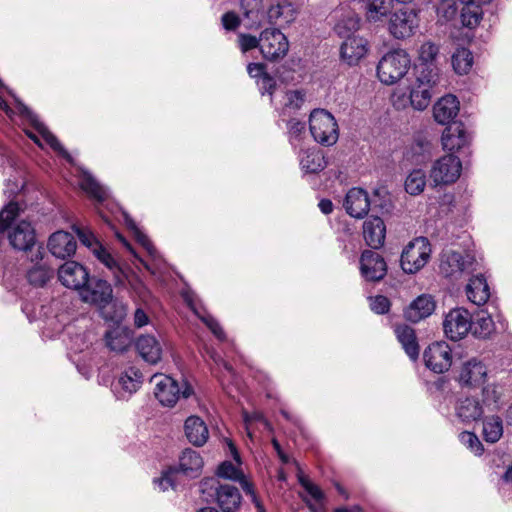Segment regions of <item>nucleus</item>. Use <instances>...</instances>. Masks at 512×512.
Returning a JSON list of instances; mask_svg holds the SVG:
<instances>
[{
  "label": "nucleus",
  "instance_id": "14",
  "mask_svg": "<svg viewBox=\"0 0 512 512\" xmlns=\"http://www.w3.org/2000/svg\"><path fill=\"white\" fill-rule=\"evenodd\" d=\"M423 358L428 369L441 374L452 365V350L444 341L434 342L424 351Z\"/></svg>",
  "mask_w": 512,
  "mask_h": 512
},
{
  "label": "nucleus",
  "instance_id": "53",
  "mask_svg": "<svg viewBox=\"0 0 512 512\" xmlns=\"http://www.w3.org/2000/svg\"><path fill=\"white\" fill-rule=\"evenodd\" d=\"M298 481L315 500L320 501L324 498L322 490L317 485L313 484L301 471L298 473Z\"/></svg>",
  "mask_w": 512,
  "mask_h": 512
},
{
  "label": "nucleus",
  "instance_id": "26",
  "mask_svg": "<svg viewBox=\"0 0 512 512\" xmlns=\"http://www.w3.org/2000/svg\"><path fill=\"white\" fill-rule=\"evenodd\" d=\"M470 261L461 253L447 250L441 256L440 271L447 277L461 274L467 269Z\"/></svg>",
  "mask_w": 512,
  "mask_h": 512
},
{
  "label": "nucleus",
  "instance_id": "10",
  "mask_svg": "<svg viewBox=\"0 0 512 512\" xmlns=\"http://www.w3.org/2000/svg\"><path fill=\"white\" fill-rule=\"evenodd\" d=\"M419 27L418 13L414 9L402 8L394 12L388 22V30L395 39L413 36Z\"/></svg>",
  "mask_w": 512,
  "mask_h": 512
},
{
  "label": "nucleus",
  "instance_id": "46",
  "mask_svg": "<svg viewBox=\"0 0 512 512\" xmlns=\"http://www.w3.org/2000/svg\"><path fill=\"white\" fill-rule=\"evenodd\" d=\"M53 271L45 264H36L28 273L27 278L30 284L34 286H44L52 277Z\"/></svg>",
  "mask_w": 512,
  "mask_h": 512
},
{
  "label": "nucleus",
  "instance_id": "3",
  "mask_svg": "<svg viewBox=\"0 0 512 512\" xmlns=\"http://www.w3.org/2000/svg\"><path fill=\"white\" fill-rule=\"evenodd\" d=\"M411 67L408 52L398 48L385 53L376 66V76L384 85H394L401 81Z\"/></svg>",
  "mask_w": 512,
  "mask_h": 512
},
{
  "label": "nucleus",
  "instance_id": "51",
  "mask_svg": "<svg viewBox=\"0 0 512 512\" xmlns=\"http://www.w3.org/2000/svg\"><path fill=\"white\" fill-rule=\"evenodd\" d=\"M460 442L469 448L475 455H480L483 451V446L478 437L472 432H462L459 435Z\"/></svg>",
  "mask_w": 512,
  "mask_h": 512
},
{
  "label": "nucleus",
  "instance_id": "21",
  "mask_svg": "<svg viewBox=\"0 0 512 512\" xmlns=\"http://www.w3.org/2000/svg\"><path fill=\"white\" fill-rule=\"evenodd\" d=\"M77 248L74 237L65 231L54 232L48 240V249L57 258L65 259L74 255Z\"/></svg>",
  "mask_w": 512,
  "mask_h": 512
},
{
  "label": "nucleus",
  "instance_id": "34",
  "mask_svg": "<svg viewBox=\"0 0 512 512\" xmlns=\"http://www.w3.org/2000/svg\"><path fill=\"white\" fill-rule=\"evenodd\" d=\"M93 255L112 273L117 284H123L127 279L124 268L118 263L114 256L102 245L97 246Z\"/></svg>",
  "mask_w": 512,
  "mask_h": 512
},
{
  "label": "nucleus",
  "instance_id": "47",
  "mask_svg": "<svg viewBox=\"0 0 512 512\" xmlns=\"http://www.w3.org/2000/svg\"><path fill=\"white\" fill-rule=\"evenodd\" d=\"M359 24V17L355 13H349L345 18L338 21L335 25V31L340 37L347 38L358 30Z\"/></svg>",
  "mask_w": 512,
  "mask_h": 512
},
{
  "label": "nucleus",
  "instance_id": "9",
  "mask_svg": "<svg viewBox=\"0 0 512 512\" xmlns=\"http://www.w3.org/2000/svg\"><path fill=\"white\" fill-rule=\"evenodd\" d=\"M462 171V164L457 156L445 155L437 159L430 169V179L435 186L449 185L457 181Z\"/></svg>",
  "mask_w": 512,
  "mask_h": 512
},
{
  "label": "nucleus",
  "instance_id": "57",
  "mask_svg": "<svg viewBox=\"0 0 512 512\" xmlns=\"http://www.w3.org/2000/svg\"><path fill=\"white\" fill-rule=\"evenodd\" d=\"M305 100V94L301 90H293L288 91L286 93V103L285 105L293 108V109H299Z\"/></svg>",
  "mask_w": 512,
  "mask_h": 512
},
{
  "label": "nucleus",
  "instance_id": "8",
  "mask_svg": "<svg viewBox=\"0 0 512 512\" xmlns=\"http://www.w3.org/2000/svg\"><path fill=\"white\" fill-rule=\"evenodd\" d=\"M431 255V246L424 237L410 241L401 254V267L406 273H416L428 262Z\"/></svg>",
  "mask_w": 512,
  "mask_h": 512
},
{
  "label": "nucleus",
  "instance_id": "12",
  "mask_svg": "<svg viewBox=\"0 0 512 512\" xmlns=\"http://www.w3.org/2000/svg\"><path fill=\"white\" fill-rule=\"evenodd\" d=\"M19 110L23 115H26L33 125L35 132L27 131V135L32 139L38 146L42 147L43 144L41 139L49 145L54 151L61 154L68 161H72L69 153L64 149L57 138L48 130V128L38 120L37 116L34 115L26 106L23 104L19 105Z\"/></svg>",
  "mask_w": 512,
  "mask_h": 512
},
{
  "label": "nucleus",
  "instance_id": "36",
  "mask_svg": "<svg viewBox=\"0 0 512 512\" xmlns=\"http://www.w3.org/2000/svg\"><path fill=\"white\" fill-rule=\"evenodd\" d=\"M395 0H364L365 15L369 22L383 21L392 11Z\"/></svg>",
  "mask_w": 512,
  "mask_h": 512
},
{
  "label": "nucleus",
  "instance_id": "19",
  "mask_svg": "<svg viewBox=\"0 0 512 512\" xmlns=\"http://www.w3.org/2000/svg\"><path fill=\"white\" fill-rule=\"evenodd\" d=\"M141 358L149 364H157L164 354V343L151 334L140 335L135 343Z\"/></svg>",
  "mask_w": 512,
  "mask_h": 512
},
{
  "label": "nucleus",
  "instance_id": "58",
  "mask_svg": "<svg viewBox=\"0 0 512 512\" xmlns=\"http://www.w3.org/2000/svg\"><path fill=\"white\" fill-rule=\"evenodd\" d=\"M370 307L371 310L377 314H384L389 311L390 301L387 297L379 295L373 298H370Z\"/></svg>",
  "mask_w": 512,
  "mask_h": 512
},
{
  "label": "nucleus",
  "instance_id": "60",
  "mask_svg": "<svg viewBox=\"0 0 512 512\" xmlns=\"http://www.w3.org/2000/svg\"><path fill=\"white\" fill-rule=\"evenodd\" d=\"M257 84L262 94L268 93L269 95H272L276 87L275 79L267 73L257 80Z\"/></svg>",
  "mask_w": 512,
  "mask_h": 512
},
{
  "label": "nucleus",
  "instance_id": "33",
  "mask_svg": "<svg viewBox=\"0 0 512 512\" xmlns=\"http://www.w3.org/2000/svg\"><path fill=\"white\" fill-rule=\"evenodd\" d=\"M466 295L468 300L477 306L485 304L490 297L486 279L482 275L471 278L466 286Z\"/></svg>",
  "mask_w": 512,
  "mask_h": 512
},
{
  "label": "nucleus",
  "instance_id": "30",
  "mask_svg": "<svg viewBox=\"0 0 512 512\" xmlns=\"http://www.w3.org/2000/svg\"><path fill=\"white\" fill-rule=\"evenodd\" d=\"M484 412L483 405L474 397L461 399L456 405V415L464 423L480 420Z\"/></svg>",
  "mask_w": 512,
  "mask_h": 512
},
{
  "label": "nucleus",
  "instance_id": "43",
  "mask_svg": "<svg viewBox=\"0 0 512 512\" xmlns=\"http://www.w3.org/2000/svg\"><path fill=\"white\" fill-rule=\"evenodd\" d=\"M463 5L460 15L462 24L469 28L476 27L482 19L484 5L474 3H463Z\"/></svg>",
  "mask_w": 512,
  "mask_h": 512
},
{
  "label": "nucleus",
  "instance_id": "39",
  "mask_svg": "<svg viewBox=\"0 0 512 512\" xmlns=\"http://www.w3.org/2000/svg\"><path fill=\"white\" fill-rule=\"evenodd\" d=\"M451 62L452 67L457 74H468L474 63L472 52L467 48L459 47L452 54Z\"/></svg>",
  "mask_w": 512,
  "mask_h": 512
},
{
  "label": "nucleus",
  "instance_id": "32",
  "mask_svg": "<svg viewBox=\"0 0 512 512\" xmlns=\"http://www.w3.org/2000/svg\"><path fill=\"white\" fill-rule=\"evenodd\" d=\"M240 7L244 18L248 21L247 28L257 29L263 24L265 13L262 0H240Z\"/></svg>",
  "mask_w": 512,
  "mask_h": 512
},
{
  "label": "nucleus",
  "instance_id": "4",
  "mask_svg": "<svg viewBox=\"0 0 512 512\" xmlns=\"http://www.w3.org/2000/svg\"><path fill=\"white\" fill-rule=\"evenodd\" d=\"M154 383V395L161 405L173 407L178 400L188 398L193 393L192 387L183 381L179 384L172 377L164 374H155L151 378Z\"/></svg>",
  "mask_w": 512,
  "mask_h": 512
},
{
  "label": "nucleus",
  "instance_id": "63",
  "mask_svg": "<svg viewBox=\"0 0 512 512\" xmlns=\"http://www.w3.org/2000/svg\"><path fill=\"white\" fill-rule=\"evenodd\" d=\"M247 72L252 78H257L258 80L266 74L265 66L261 63H250L247 66Z\"/></svg>",
  "mask_w": 512,
  "mask_h": 512
},
{
  "label": "nucleus",
  "instance_id": "25",
  "mask_svg": "<svg viewBox=\"0 0 512 512\" xmlns=\"http://www.w3.org/2000/svg\"><path fill=\"white\" fill-rule=\"evenodd\" d=\"M459 101L453 95L440 98L433 106V116L441 125L449 124L459 113Z\"/></svg>",
  "mask_w": 512,
  "mask_h": 512
},
{
  "label": "nucleus",
  "instance_id": "15",
  "mask_svg": "<svg viewBox=\"0 0 512 512\" xmlns=\"http://www.w3.org/2000/svg\"><path fill=\"white\" fill-rule=\"evenodd\" d=\"M487 376L486 365L482 361L472 358L461 364L457 381L461 387L477 388L486 382Z\"/></svg>",
  "mask_w": 512,
  "mask_h": 512
},
{
  "label": "nucleus",
  "instance_id": "16",
  "mask_svg": "<svg viewBox=\"0 0 512 512\" xmlns=\"http://www.w3.org/2000/svg\"><path fill=\"white\" fill-rule=\"evenodd\" d=\"M143 383V374L139 368L129 366L119 375L114 385V391L118 398L128 399L137 392Z\"/></svg>",
  "mask_w": 512,
  "mask_h": 512
},
{
  "label": "nucleus",
  "instance_id": "29",
  "mask_svg": "<svg viewBox=\"0 0 512 512\" xmlns=\"http://www.w3.org/2000/svg\"><path fill=\"white\" fill-rule=\"evenodd\" d=\"M184 431L188 441L194 446H203L209 437L205 422L198 416H190L184 424Z\"/></svg>",
  "mask_w": 512,
  "mask_h": 512
},
{
  "label": "nucleus",
  "instance_id": "56",
  "mask_svg": "<svg viewBox=\"0 0 512 512\" xmlns=\"http://www.w3.org/2000/svg\"><path fill=\"white\" fill-rule=\"evenodd\" d=\"M129 227L134 231V236L136 240L146 249V251L151 255L155 256L156 250L148 237L143 234L133 222H129Z\"/></svg>",
  "mask_w": 512,
  "mask_h": 512
},
{
  "label": "nucleus",
  "instance_id": "20",
  "mask_svg": "<svg viewBox=\"0 0 512 512\" xmlns=\"http://www.w3.org/2000/svg\"><path fill=\"white\" fill-rule=\"evenodd\" d=\"M368 52V42L358 35L344 38L340 47L341 59L350 66L357 65Z\"/></svg>",
  "mask_w": 512,
  "mask_h": 512
},
{
  "label": "nucleus",
  "instance_id": "37",
  "mask_svg": "<svg viewBox=\"0 0 512 512\" xmlns=\"http://www.w3.org/2000/svg\"><path fill=\"white\" fill-rule=\"evenodd\" d=\"M395 334L407 355L413 360L417 359L419 355V345L414 330L410 326L402 324L396 326Z\"/></svg>",
  "mask_w": 512,
  "mask_h": 512
},
{
  "label": "nucleus",
  "instance_id": "11",
  "mask_svg": "<svg viewBox=\"0 0 512 512\" xmlns=\"http://www.w3.org/2000/svg\"><path fill=\"white\" fill-rule=\"evenodd\" d=\"M289 50L287 37L276 28L265 29L260 34V51L267 60L284 58Z\"/></svg>",
  "mask_w": 512,
  "mask_h": 512
},
{
  "label": "nucleus",
  "instance_id": "31",
  "mask_svg": "<svg viewBox=\"0 0 512 512\" xmlns=\"http://www.w3.org/2000/svg\"><path fill=\"white\" fill-rule=\"evenodd\" d=\"M266 16L269 23L282 26L290 24L296 19L297 10L291 2L281 1L271 5Z\"/></svg>",
  "mask_w": 512,
  "mask_h": 512
},
{
  "label": "nucleus",
  "instance_id": "45",
  "mask_svg": "<svg viewBox=\"0 0 512 512\" xmlns=\"http://www.w3.org/2000/svg\"><path fill=\"white\" fill-rule=\"evenodd\" d=\"M503 434L502 420L497 416L488 417L483 422V437L487 442H497Z\"/></svg>",
  "mask_w": 512,
  "mask_h": 512
},
{
  "label": "nucleus",
  "instance_id": "54",
  "mask_svg": "<svg viewBox=\"0 0 512 512\" xmlns=\"http://www.w3.org/2000/svg\"><path fill=\"white\" fill-rule=\"evenodd\" d=\"M178 473L176 468H169L163 472L162 477L155 480L154 483L161 491H166L169 487L174 488L175 476Z\"/></svg>",
  "mask_w": 512,
  "mask_h": 512
},
{
  "label": "nucleus",
  "instance_id": "6",
  "mask_svg": "<svg viewBox=\"0 0 512 512\" xmlns=\"http://www.w3.org/2000/svg\"><path fill=\"white\" fill-rule=\"evenodd\" d=\"M439 79L437 67L423 68L417 71L415 82L411 86L409 101L411 106L419 111L426 109L431 101V89Z\"/></svg>",
  "mask_w": 512,
  "mask_h": 512
},
{
  "label": "nucleus",
  "instance_id": "2",
  "mask_svg": "<svg viewBox=\"0 0 512 512\" xmlns=\"http://www.w3.org/2000/svg\"><path fill=\"white\" fill-rule=\"evenodd\" d=\"M19 206L10 202L0 211V233L6 231L10 246L27 252L36 244V231L28 220H18Z\"/></svg>",
  "mask_w": 512,
  "mask_h": 512
},
{
  "label": "nucleus",
  "instance_id": "1",
  "mask_svg": "<svg viewBox=\"0 0 512 512\" xmlns=\"http://www.w3.org/2000/svg\"><path fill=\"white\" fill-rule=\"evenodd\" d=\"M78 293L83 302L97 306L106 320L119 323L125 318L127 306L113 299V289L106 280L89 277Z\"/></svg>",
  "mask_w": 512,
  "mask_h": 512
},
{
  "label": "nucleus",
  "instance_id": "22",
  "mask_svg": "<svg viewBox=\"0 0 512 512\" xmlns=\"http://www.w3.org/2000/svg\"><path fill=\"white\" fill-rule=\"evenodd\" d=\"M441 141L444 150L458 152L469 144L470 136L461 123H454L444 130Z\"/></svg>",
  "mask_w": 512,
  "mask_h": 512
},
{
  "label": "nucleus",
  "instance_id": "5",
  "mask_svg": "<svg viewBox=\"0 0 512 512\" xmlns=\"http://www.w3.org/2000/svg\"><path fill=\"white\" fill-rule=\"evenodd\" d=\"M227 444L231 452V455L233 456L237 464H233L232 462L229 461H224L218 467V476L239 482L245 494L250 497L251 501L255 505L257 512H266L263 504L261 503L260 499L258 498L255 492L253 484L246 479L244 473L239 467L241 465V460L236 447L231 441H227Z\"/></svg>",
  "mask_w": 512,
  "mask_h": 512
},
{
  "label": "nucleus",
  "instance_id": "48",
  "mask_svg": "<svg viewBox=\"0 0 512 512\" xmlns=\"http://www.w3.org/2000/svg\"><path fill=\"white\" fill-rule=\"evenodd\" d=\"M501 392L495 384H488L482 389V401L484 409L495 411L499 408Z\"/></svg>",
  "mask_w": 512,
  "mask_h": 512
},
{
  "label": "nucleus",
  "instance_id": "64",
  "mask_svg": "<svg viewBox=\"0 0 512 512\" xmlns=\"http://www.w3.org/2000/svg\"><path fill=\"white\" fill-rule=\"evenodd\" d=\"M149 323L148 315L141 309L138 308L134 313V325L137 328H142Z\"/></svg>",
  "mask_w": 512,
  "mask_h": 512
},
{
  "label": "nucleus",
  "instance_id": "42",
  "mask_svg": "<svg viewBox=\"0 0 512 512\" xmlns=\"http://www.w3.org/2000/svg\"><path fill=\"white\" fill-rule=\"evenodd\" d=\"M404 186L406 192L412 196L421 194L426 186V173L422 169L412 170L406 177Z\"/></svg>",
  "mask_w": 512,
  "mask_h": 512
},
{
  "label": "nucleus",
  "instance_id": "55",
  "mask_svg": "<svg viewBox=\"0 0 512 512\" xmlns=\"http://www.w3.org/2000/svg\"><path fill=\"white\" fill-rule=\"evenodd\" d=\"M238 43L242 52L250 51L254 48H260V37L252 36L250 34L240 33L238 35Z\"/></svg>",
  "mask_w": 512,
  "mask_h": 512
},
{
  "label": "nucleus",
  "instance_id": "49",
  "mask_svg": "<svg viewBox=\"0 0 512 512\" xmlns=\"http://www.w3.org/2000/svg\"><path fill=\"white\" fill-rule=\"evenodd\" d=\"M458 12L456 0H442L437 7L439 20L449 22L453 20Z\"/></svg>",
  "mask_w": 512,
  "mask_h": 512
},
{
  "label": "nucleus",
  "instance_id": "52",
  "mask_svg": "<svg viewBox=\"0 0 512 512\" xmlns=\"http://www.w3.org/2000/svg\"><path fill=\"white\" fill-rule=\"evenodd\" d=\"M106 341L109 348L113 351L122 352L128 347L127 337L118 332H109L106 335Z\"/></svg>",
  "mask_w": 512,
  "mask_h": 512
},
{
  "label": "nucleus",
  "instance_id": "50",
  "mask_svg": "<svg viewBox=\"0 0 512 512\" xmlns=\"http://www.w3.org/2000/svg\"><path fill=\"white\" fill-rule=\"evenodd\" d=\"M72 228L74 232L77 234L81 243L88 247L92 251V253L94 252V250H96L97 246L102 245L89 229L80 228L76 225H74Z\"/></svg>",
  "mask_w": 512,
  "mask_h": 512
},
{
  "label": "nucleus",
  "instance_id": "27",
  "mask_svg": "<svg viewBox=\"0 0 512 512\" xmlns=\"http://www.w3.org/2000/svg\"><path fill=\"white\" fill-rule=\"evenodd\" d=\"M364 239L370 247L380 248L385 241L386 227L383 220L379 217H371L363 224Z\"/></svg>",
  "mask_w": 512,
  "mask_h": 512
},
{
  "label": "nucleus",
  "instance_id": "17",
  "mask_svg": "<svg viewBox=\"0 0 512 512\" xmlns=\"http://www.w3.org/2000/svg\"><path fill=\"white\" fill-rule=\"evenodd\" d=\"M58 278L65 287L79 291L87 283L89 272L78 262L67 261L59 268Z\"/></svg>",
  "mask_w": 512,
  "mask_h": 512
},
{
  "label": "nucleus",
  "instance_id": "28",
  "mask_svg": "<svg viewBox=\"0 0 512 512\" xmlns=\"http://www.w3.org/2000/svg\"><path fill=\"white\" fill-rule=\"evenodd\" d=\"M435 309V302L430 295H420L405 310V317L411 322H419L420 320L430 316Z\"/></svg>",
  "mask_w": 512,
  "mask_h": 512
},
{
  "label": "nucleus",
  "instance_id": "59",
  "mask_svg": "<svg viewBox=\"0 0 512 512\" xmlns=\"http://www.w3.org/2000/svg\"><path fill=\"white\" fill-rule=\"evenodd\" d=\"M201 320L206 324V326L211 330V332L219 339H225V333L219 323L212 316H202Z\"/></svg>",
  "mask_w": 512,
  "mask_h": 512
},
{
  "label": "nucleus",
  "instance_id": "44",
  "mask_svg": "<svg viewBox=\"0 0 512 512\" xmlns=\"http://www.w3.org/2000/svg\"><path fill=\"white\" fill-rule=\"evenodd\" d=\"M471 331L478 338H489L495 331L494 321L490 315L481 313L477 316L476 321L472 322Z\"/></svg>",
  "mask_w": 512,
  "mask_h": 512
},
{
  "label": "nucleus",
  "instance_id": "41",
  "mask_svg": "<svg viewBox=\"0 0 512 512\" xmlns=\"http://www.w3.org/2000/svg\"><path fill=\"white\" fill-rule=\"evenodd\" d=\"M79 184L83 191L98 201H103L108 196L106 189L87 172H83Z\"/></svg>",
  "mask_w": 512,
  "mask_h": 512
},
{
  "label": "nucleus",
  "instance_id": "61",
  "mask_svg": "<svg viewBox=\"0 0 512 512\" xmlns=\"http://www.w3.org/2000/svg\"><path fill=\"white\" fill-rule=\"evenodd\" d=\"M222 25L226 30H235L240 25V18L235 12H227L222 16Z\"/></svg>",
  "mask_w": 512,
  "mask_h": 512
},
{
  "label": "nucleus",
  "instance_id": "40",
  "mask_svg": "<svg viewBox=\"0 0 512 512\" xmlns=\"http://www.w3.org/2000/svg\"><path fill=\"white\" fill-rule=\"evenodd\" d=\"M438 54L439 47L435 43L431 41H425L422 43L418 50V60L420 64L417 71H420L423 68L437 67L435 62Z\"/></svg>",
  "mask_w": 512,
  "mask_h": 512
},
{
  "label": "nucleus",
  "instance_id": "13",
  "mask_svg": "<svg viewBox=\"0 0 512 512\" xmlns=\"http://www.w3.org/2000/svg\"><path fill=\"white\" fill-rule=\"evenodd\" d=\"M472 329V317L468 310L455 308L450 310L444 318L443 330L447 338L452 341L463 339Z\"/></svg>",
  "mask_w": 512,
  "mask_h": 512
},
{
  "label": "nucleus",
  "instance_id": "18",
  "mask_svg": "<svg viewBox=\"0 0 512 512\" xmlns=\"http://www.w3.org/2000/svg\"><path fill=\"white\" fill-rule=\"evenodd\" d=\"M360 270L366 280L379 281L386 275L387 266L380 254L371 250H365L361 254Z\"/></svg>",
  "mask_w": 512,
  "mask_h": 512
},
{
  "label": "nucleus",
  "instance_id": "62",
  "mask_svg": "<svg viewBox=\"0 0 512 512\" xmlns=\"http://www.w3.org/2000/svg\"><path fill=\"white\" fill-rule=\"evenodd\" d=\"M288 130L291 140L296 139L305 132V123L292 119L288 124Z\"/></svg>",
  "mask_w": 512,
  "mask_h": 512
},
{
  "label": "nucleus",
  "instance_id": "38",
  "mask_svg": "<svg viewBox=\"0 0 512 512\" xmlns=\"http://www.w3.org/2000/svg\"><path fill=\"white\" fill-rule=\"evenodd\" d=\"M327 165L325 157L319 149H309L300 156V166L305 173H319Z\"/></svg>",
  "mask_w": 512,
  "mask_h": 512
},
{
  "label": "nucleus",
  "instance_id": "23",
  "mask_svg": "<svg viewBox=\"0 0 512 512\" xmlns=\"http://www.w3.org/2000/svg\"><path fill=\"white\" fill-rule=\"evenodd\" d=\"M215 501L222 512H236L241 506L242 496L237 487L221 484L215 488Z\"/></svg>",
  "mask_w": 512,
  "mask_h": 512
},
{
  "label": "nucleus",
  "instance_id": "7",
  "mask_svg": "<svg viewBox=\"0 0 512 512\" xmlns=\"http://www.w3.org/2000/svg\"><path fill=\"white\" fill-rule=\"evenodd\" d=\"M309 128L314 140L322 145L332 146L338 140L337 122L325 109H314L310 113Z\"/></svg>",
  "mask_w": 512,
  "mask_h": 512
},
{
  "label": "nucleus",
  "instance_id": "24",
  "mask_svg": "<svg viewBox=\"0 0 512 512\" xmlns=\"http://www.w3.org/2000/svg\"><path fill=\"white\" fill-rule=\"evenodd\" d=\"M344 207L354 218H363L370 209L368 194L361 188H352L346 194Z\"/></svg>",
  "mask_w": 512,
  "mask_h": 512
},
{
  "label": "nucleus",
  "instance_id": "35",
  "mask_svg": "<svg viewBox=\"0 0 512 512\" xmlns=\"http://www.w3.org/2000/svg\"><path fill=\"white\" fill-rule=\"evenodd\" d=\"M203 464V459L197 451L185 449L179 457L177 471L189 477H196L201 472Z\"/></svg>",
  "mask_w": 512,
  "mask_h": 512
}]
</instances>
